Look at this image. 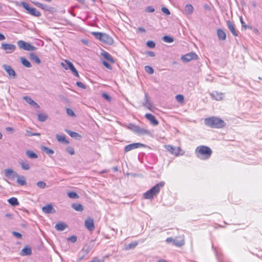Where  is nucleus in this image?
Listing matches in <instances>:
<instances>
[{
  "label": "nucleus",
  "instance_id": "17",
  "mask_svg": "<svg viewBox=\"0 0 262 262\" xmlns=\"http://www.w3.org/2000/svg\"><path fill=\"white\" fill-rule=\"evenodd\" d=\"M166 148L167 150H168L172 154H174L176 156H178L179 155V151L181 150L180 147H174L171 145H166Z\"/></svg>",
  "mask_w": 262,
  "mask_h": 262
},
{
  "label": "nucleus",
  "instance_id": "60",
  "mask_svg": "<svg viewBox=\"0 0 262 262\" xmlns=\"http://www.w3.org/2000/svg\"><path fill=\"white\" fill-rule=\"evenodd\" d=\"M90 262H101L100 260L98 259L97 257H95Z\"/></svg>",
  "mask_w": 262,
  "mask_h": 262
},
{
  "label": "nucleus",
  "instance_id": "18",
  "mask_svg": "<svg viewBox=\"0 0 262 262\" xmlns=\"http://www.w3.org/2000/svg\"><path fill=\"white\" fill-rule=\"evenodd\" d=\"M23 98L24 100L26 101L27 103L29 104L30 105L36 108H39V105L33 100H32L31 97L29 96H24Z\"/></svg>",
  "mask_w": 262,
  "mask_h": 262
},
{
  "label": "nucleus",
  "instance_id": "19",
  "mask_svg": "<svg viewBox=\"0 0 262 262\" xmlns=\"http://www.w3.org/2000/svg\"><path fill=\"white\" fill-rule=\"evenodd\" d=\"M227 25L228 29L232 33V34L235 36H237L238 34L235 29L233 24L230 20H229L227 21Z\"/></svg>",
  "mask_w": 262,
  "mask_h": 262
},
{
  "label": "nucleus",
  "instance_id": "36",
  "mask_svg": "<svg viewBox=\"0 0 262 262\" xmlns=\"http://www.w3.org/2000/svg\"><path fill=\"white\" fill-rule=\"evenodd\" d=\"M37 118L40 122H45L48 118V115L45 114H38Z\"/></svg>",
  "mask_w": 262,
  "mask_h": 262
},
{
  "label": "nucleus",
  "instance_id": "32",
  "mask_svg": "<svg viewBox=\"0 0 262 262\" xmlns=\"http://www.w3.org/2000/svg\"><path fill=\"white\" fill-rule=\"evenodd\" d=\"M30 57L31 60H33L35 63L37 64H40L41 61L40 59L38 57V56L34 53H30Z\"/></svg>",
  "mask_w": 262,
  "mask_h": 262
},
{
  "label": "nucleus",
  "instance_id": "58",
  "mask_svg": "<svg viewBox=\"0 0 262 262\" xmlns=\"http://www.w3.org/2000/svg\"><path fill=\"white\" fill-rule=\"evenodd\" d=\"M240 20H241V23L242 25V27H244L245 29H246L247 26L246 25L245 22L243 21L242 17H240Z\"/></svg>",
  "mask_w": 262,
  "mask_h": 262
},
{
  "label": "nucleus",
  "instance_id": "1",
  "mask_svg": "<svg viewBox=\"0 0 262 262\" xmlns=\"http://www.w3.org/2000/svg\"><path fill=\"white\" fill-rule=\"evenodd\" d=\"M205 124L211 128H220L226 125L225 122L220 118L211 117L205 119Z\"/></svg>",
  "mask_w": 262,
  "mask_h": 262
},
{
  "label": "nucleus",
  "instance_id": "28",
  "mask_svg": "<svg viewBox=\"0 0 262 262\" xmlns=\"http://www.w3.org/2000/svg\"><path fill=\"white\" fill-rule=\"evenodd\" d=\"M20 60L24 67L26 68H31L32 67L31 63L26 58L21 57Z\"/></svg>",
  "mask_w": 262,
  "mask_h": 262
},
{
  "label": "nucleus",
  "instance_id": "14",
  "mask_svg": "<svg viewBox=\"0 0 262 262\" xmlns=\"http://www.w3.org/2000/svg\"><path fill=\"white\" fill-rule=\"evenodd\" d=\"M85 227L90 231H93L94 228V220L91 217L88 218L84 222Z\"/></svg>",
  "mask_w": 262,
  "mask_h": 262
},
{
  "label": "nucleus",
  "instance_id": "33",
  "mask_svg": "<svg viewBox=\"0 0 262 262\" xmlns=\"http://www.w3.org/2000/svg\"><path fill=\"white\" fill-rule=\"evenodd\" d=\"M17 178V182L20 185L24 186L26 184V181L25 177L20 176L18 174V176L16 177Z\"/></svg>",
  "mask_w": 262,
  "mask_h": 262
},
{
  "label": "nucleus",
  "instance_id": "8",
  "mask_svg": "<svg viewBox=\"0 0 262 262\" xmlns=\"http://www.w3.org/2000/svg\"><path fill=\"white\" fill-rule=\"evenodd\" d=\"M2 68L7 73L11 78L15 79L16 78V73L11 66L4 64L2 66Z\"/></svg>",
  "mask_w": 262,
  "mask_h": 262
},
{
  "label": "nucleus",
  "instance_id": "57",
  "mask_svg": "<svg viewBox=\"0 0 262 262\" xmlns=\"http://www.w3.org/2000/svg\"><path fill=\"white\" fill-rule=\"evenodd\" d=\"M146 54L150 57L155 56V53L152 51H147Z\"/></svg>",
  "mask_w": 262,
  "mask_h": 262
},
{
  "label": "nucleus",
  "instance_id": "38",
  "mask_svg": "<svg viewBox=\"0 0 262 262\" xmlns=\"http://www.w3.org/2000/svg\"><path fill=\"white\" fill-rule=\"evenodd\" d=\"M20 164L23 169L29 170L30 168V165L26 161L20 162Z\"/></svg>",
  "mask_w": 262,
  "mask_h": 262
},
{
  "label": "nucleus",
  "instance_id": "29",
  "mask_svg": "<svg viewBox=\"0 0 262 262\" xmlns=\"http://www.w3.org/2000/svg\"><path fill=\"white\" fill-rule=\"evenodd\" d=\"M36 6L38 7L39 8L46 10V11H50V7L48 6L47 5L41 4L39 2H34L33 3Z\"/></svg>",
  "mask_w": 262,
  "mask_h": 262
},
{
  "label": "nucleus",
  "instance_id": "12",
  "mask_svg": "<svg viewBox=\"0 0 262 262\" xmlns=\"http://www.w3.org/2000/svg\"><path fill=\"white\" fill-rule=\"evenodd\" d=\"M4 172L5 176L11 180H14L18 176L17 172L14 171L12 169H6Z\"/></svg>",
  "mask_w": 262,
  "mask_h": 262
},
{
  "label": "nucleus",
  "instance_id": "40",
  "mask_svg": "<svg viewBox=\"0 0 262 262\" xmlns=\"http://www.w3.org/2000/svg\"><path fill=\"white\" fill-rule=\"evenodd\" d=\"M68 196L71 199H77L79 198L77 193L75 192H69L67 193Z\"/></svg>",
  "mask_w": 262,
  "mask_h": 262
},
{
  "label": "nucleus",
  "instance_id": "22",
  "mask_svg": "<svg viewBox=\"0 0 262 262\" xmlns=\"http://www.w3.org/2000/svg\"><path fill=\"white\" fill-rule=\"evenodd\" d=\"M101 55L103 56V57L106 59L108 61L111 62V63H114L115 60H114L113 58L112 57V56L107 52L105 51H103V52L101 53Z\"/></svg>",
  "mask_w": 262,
  "mask_h": 262
},
{
  "label": "nucleus",
  "instance_id": "2",
  "mask_svg": "<svg viewBox=\"0 0 262 262\" xmlns=\"http://www.w3.org/2000/svg\"><path fill=\"white\" fill-rule=\"evenodd\" d=\"M212 152V151L210 148L204 145L198 146L195 149V154L197 157L202 160L209 159Z\"/></svg>",
  "mask_w": 262,
  "mask_h": 262
},
{
  "label": "nucleus",
  "instance_id": "50",
  "mask_svg": "<svg viewBox=\"0 0 262 262\" xmlns=\"http://www.w3.org/2000/svg\"><path fill=\"white\" fill-rule=\"evenodd\" d=\"M12 234L17 238H21L22 237V235L19 232L12 231Z\"/></svg>",
  "mask_w": 262,
  "mask_h": 262
},
{
  "label": "nucleus",
  "instance_id": "6",
  "mask_svg": "<svg viewBox=\"0 0 262 262\" xmlns=\"http://www.w3.org/2000/svg\"><path fill=\"white\" fill-rule=\"evenodd\" d=\"M61 65L65 70H70L75 76L77 77H79L77 70L71 62L66 60L64 62H61Z\"/></svg>",
  "mask_w": 262,
  "mask_h": 262
},
{
  "label": "nucleus",
  "instance_id": "43",
  "mask_svg": "<svg viewBox=\"0 0 262 262\" xmlns=\"http://www.w3.org/2000/svg\"><path fill=\"white\" fill-rule=\"evenodd\" d=\"M138 245L137 242H134L133 243H130L128 245H127L125 247L126 250H129L130 249L135 248Z\"/></svg>",
  "mask_w": 262,
  "mask_h": 262
},
{
  "label": "nucleus",
  "instance_id": "41",
  "mask_svg": "<svg viewBox=\"0 0 262 262\" xmlns=\"http://www.w3.org/2000/svg\"><path fill=\"white\" fill-rule=\"evenodd\" d=\"M162 40L164 41H165L166 42H168V43L172 42L174 40L173 37L169 36H167V35L163 36L162 37Z\"/></svg>",
  "mask_w": 262,
  "mask_h": 262
},
{
  "label": "nucleus",
  "instance_id": "23",
  "mask_svg": "<svg viewBox=\"0 0 262 262\" xmlns=\"http://www.w3.org/2000/svg\"><path fill=\"white\" fill-rule=\"evenodd\" d=\"M217 35L220 40H225L226 38V34L225 32L221 29H217Z\"/></svg>",
  "mask_w": 262,
  "mask_h": 262
},
{
  "label": "nucleus",
  "instance_id": "3",
  "mask_svg": "<svg viewBox=\"0 0 262 262\" xmlns=\"http://www.w3.org/2000/svg\"><path fill=\"white\" fill-rule=\"evenodd\" d=\"M164 182H160L152 187L150 189L144 193V197L146 199H151L156 196L160 191V188L164 185Z\"/></svg>",
  "mask_w": 262,
  "mask_h": 262
},
{
  "label": "nucleus",
  "instance_id": "49",
  "mask_svg": "<svg viewBox=\"0 0 262 262\" xmlns=\"http://www.w3.org/2000/svg\"><path fill=\"white\" fill-rule=\"evenodd\" d=\"M68 240L71 242L73 243H74L77 241V237L75 235H72L68 238Z\"/></svg>",
  "mask_w": 262,
  "mask_h": 262
},
{
  "label": "nucleus",
  "instance_id": "20",
  "mask_svg": "<svg viewBox=\"0 0 262 262\" xmlns=\"http://www.w3.org/2000/svg\"><path fill=\"white\" fill-rule=\"evenodd\" d=\"M32 254V250L30 247L26 246L20 252V254L22 256L30 255Z\"/></svg>",
  "mask_w": 262,
  "mask_h": 262
},
{
  "label": "nucleus",
  "instance_id": "52",
  "mask_svg": "<svg viewBox=\"0 0 262 262\" xmlns=\"http://www.w3.org/2000/svg\"><path fill=\"white\" fill-rule=\"evenodd\" d=\"M145 11L148 13H152L155 11V9L151 6H148L146 7Z\"/></svg>",
  "mask_w": 262,
  "mask_h": 262
},
{
  "label": "nucleus",
  "instance_id": "24",
  "mask_svg": "<svg viewBox=\"0 0 262 262\" xmlns=\"http://www.w3.org/2000/svg\"><path fill=\"white\" fill-rule=\"evenodd\" d=\"M67 227V225L63 223H58L56 224L55 228L59 231H63Z\"/></svg>",
  "mask_w": 262,
  "mask_h": 262
},
{
  "label": "nucleus",
  "instance_id": "11",
  "mask_svg": "<svg viewBox=\"0 0 262 262\" xmlns=\"http://www.w3.org/2000/svg\"><path fill=\"white\" fill-rule=\"evenodd\" d=\"M197 55L194 52H190L186 55H183L181 59L185 62H189L192 60L197 58Z\"/></svg>",
  "mask_w": 262,
  "mask_h": 262
},
{
  "label": "nucleus",
  "instance_id": "53",
  "mask_svg": "<svg viewBox=\"0 0 262 262\" xmlns=\"http://www.w3.org/2000/svg\"><path fill=\"white\" fill-rule=\"evenodd\" d=\"M102 63L105 68H106L107 69H108L109 70H112V68L111 66L107 62L103 60L102 61Z\"/></svg>",
  "mask_w": 262,
  "mask_h": 262
},
{
  "label": "nucleus",
  "instance_id": "15",
  "mask_svg": "<svg viewBox=\"0 0 262 262\" xmlns=\"http://www.w3.org/2000/svg\"><path fill=\"white\" fill-rule=\"evenodd\" d=\"M145 117L150 122L151 124L155 126L159 124V121L153 115L151 114H146Z\"/></svg>",
  "mask_w": 262,
  "mask_h": 262
},
{
  "label": "nucleus",
  "instance_id": "16",
  "mask_svg": "<svg viewBox=\"0 0 262 262\" xmlns=\"http://www.w3.org/2000/svg\"><path fill=\"white\" fill-rule=\"evenodd\" d=\"M42 211L46 214L54 213L55 212V210L51 204H48L42 207Z\"/></svg>",
  "mask_w": 262,
  "mask_h": 262
},
{
  "label": "nucleus",
  "instance_id": "35",
  "mask_svg": "<svg viewBox=\"0 0 262 262\" xmlns=\"http://www.w3.org/2000/svg\"><path fill=\"white\" fill-rule=\"evenodd\" d=\"M26 154L30 159H37L38 158L37 155L32 150H27Z\"/></svg>",
  "mask_w": 262,
  "mask_h": 262
},
{
  "label": "nucleus",
  "instance_id": "39",
  "mask_svg": "<svg viewBox=\"0 0 262 262\" xmlns=\"http://www.w3.org/2000/svg\"><path fill=\"white\" fill-rule=\"evenodd\" d=\"M138 126V125H136L134 124L129 123L127 126V128L136 134Z\"/></svg>",
  "mask_w": 262,
  "mask_h": 262
},
{
  "label": "nucleus",
  "instance_id": "54",
  "mask_svg": "<svg viewBox=\"0 0 262 262\" xmlns=\"http://www.w3.org/2000/svg\"><path fill=\"white\" fill-rule=\"evenodd\" d=\"M27 134L29 136H39L40 134L37 133H32L30 131L27 130H26Z\"/></svg>",
  "mask_w": 262,
  "mask_h": 262
},
{
  "label": "nucleus",
  "instance_id": "30",
  "mask_svg": "<svg viewBox=\"0 0 262 262\" xmlns=\"http://www.w3.org/2000/svg\"><path fill=\"white\" fill-rule=\"evenodd\" d=\"M72 208L77 211L81 212L83 211V206L80 204L73 203L72 204Z\"/></svg>",
  "mask_w": 262,
  "mask_h": 262
},
{
  "label": "nucleus",
  "instance_id": "26",
  "mask_svg": "<svg viewBox=\"0 0 262 262\" xmlns=\"http://www.w3.org/2000/svg\"><path fill=\"white\" fill-rule=\"evenodd\" d=\"M180 238H181L180 240H178L176 238L174 239L173 242V245L177 247H181L183 246L185 243L184 237L181 236Z\"/></svg>",
  "mask_w": 262,
  "mask_h": 262
},
{
  "label": "nucleus",
  "instance_id": "4",
  "mask_svg": "<svg viewBox=\"0 0 262 262\" xmlns=\"http://www.w3.org/2000/svg\"><path fill=\"white\" fill-rule=\"evenodd\" d=\"M93 34L94 35L96 38L100 40L106 44L111 45H112L114 42L113 38L107 34L102 33L101 32H93Z\"/></svg>",
  "mask_w": 262,
  "mask_h": 262
},
{
  "label": "nucleus",
  "instance_id": "5",
  "mask_svg": "<svg viewBox=\"0 0 262 262\" xmlns=\"http://www.w3.org/2000/svg\"><path fill=\"white\" fill-rule=\"evenodd\" d=\"M21 5L31 15L35 17H40L41 16V13L39 11L34 8L30 7L27 3L23 2L21 3Z\"/></svg>",
  "mask_w": 262,
  "mask_h": 262
},
{
  "label": "nucleus",
  "instance_id": "10",
  "mask_svg": "<svg viewBox=\"0 0 262 262\" xmlns=\"http://www.w3.org/2000/svg\"><path fill=\"white\" fill-rule=\"evenodd\" d=\"M145 145L142 143H134L129 145H126L124 148V152H127L134 149H136L138 148L145 147Z\"/></svg>",
  "mask_w": 262,
  "mask_h": 262
},
{
  "label": "nucleus",
  "instance_id": "7",
  "mask_svg": "<svg viewBox=\"0 0 262 262\" xmlns=\"http://www.w3.org/2000/svg\"><path fill=\"white\" fill-rule=\"evenodd\" d=\"M18 47L21 49L26 51H33L36 49V48L31 45L30 43L26 42L23 40H18L17 42Z\"/></svg>",
  "mask_w": 262,
  "mask_h": 262
},
{
  "label": "nucleus",
  "instance_id": "25",
  "mask_svg": "<svg viewBox=\"0 0 262 262\" xmlns=\"http://www.w3.org/2000/svg\"><path fill=\"white\" fill-rule=\"evenodd\" d=\"M193 7L190 4H187L184 8L185 13L188 15L192 14L193 12Z\"/></svg>",
  "mask_w": 262,
  "mask_h": 262
},
{
  "label": "nucleus",
  "instance_id": "64",
  "mask_svg": "<svg viewBox=\"0 0 262 262\" xmlns=\"http://www.w3.org/2000/svg\"><path fill=\"white\" fill-rule=\"evenodd\" d=\"M5 216L8 218H12V215L11 213H7L5 214Z\"/></svg>",
  "mask_w": 262,
  "mask_h": 262
},
{
  "label": "nucleus",
  "instance_id": "31",
  "mask_svg": "<svg viewBox=\"0 0 262 262\" xmlns=\"http://www.w3.org/2000/svg\"><path fill=\"white\" fill-rule=\"evenodd\" d=\"M56 138L58 142L64 143L66 144H68L69 143V141H68L65 137V136H61L59 135H56Z\"/></svg>",
  "mask_w": 262,
  "mask_h": 262
},
{
  "label": "nucleus",
  "instance_id": "21",
  "mask_svg": "<svg viewBox=\"0 0 262 262\" xmlns=\"http://www.w3.org/2000/svg\"><path fill=\"white\" fill-rule=\"evenodd\" d=\"M211 97L216 100H221L223 99V94L216 91L213 92L210 94Z\"/></svg>",
  "mask_w": 262,
  "mask_h": 262
},
{
  "label": "nucleus",
  "instance_id": "9",
  "mask_svg": "<svg viewBox=\"0 0 262 262\" xmlns=\"http://www.w3.org/2000/svg\"><path fill=\"white\" fill-rule=\"evenodd\" d=\"M1 48L2 50H5L6 53L10 54L16 49V46L11 43H2Z\"/></svg>",
  "mask_w": 262,
  "mask_h": 262
},
{
  "label": "nucleus",
  "instance_id": "44",
  "mask_svg": "<svg viewBox=\"0 0 262 262\" xmlns=\"http://www.w3.org/2000/svg\"><path fill=\"white\" fill-rule=\"evenodd\" d=\"M145 71L149 74H152L154 73L153 68L149 66H146L144 68Z\"/></svg>",
  "mask_w": 262,
  "mask_h": 262
},
{
  "label": "nucleus",
  "instance_id": "51",
  "mask_svg": "<svg viewBox=\"0 0 262 262\" xmlns=\"http://www.w3.org/2000/svg\"><path fill=\"white\" fill-rule=\"evenodd\" d=\"M102 96L107 101H111V97L106 93H103Z\"/></svg>",
  "mask_w": 262,
  "mask_h": 262
},
{
  "label": "nucleus",
  "instance_id": "42",
  "mask_svg": "<svg viewBox=\"0 0 262 262\" xmlns=\"http://www.w3.org/2000/svg\"><path fill=\"white\" fill-rule=\"evenodd\" d=\"M41 149L43 151H44L47 154H48V155H52L54 153V151L53 150H52L48 147H45V146H42L41 147Z\"/></svg>",
  "mask_w": 262,
  "mask_h": 262
},
{
  "label": "nucleus",
  "instance_id": "27",
  "mask_svg": "<svg viewBox=\"0 0 262 262\" xmlns=\"http://www.w3.org/2000/svg\"><path fill=\"white\" fill-rule=\"evenodd\" d=\"M136 134L139 135H148L149 134V132L138 126Z\"/></svg>",
  "mask_w": 262,
  "mask_h": 262
},
{
  "label": "nucleus",
  "instance_id": "63",
  "mask_svg": "<svg viewBox=\"0 0 262 262\" xmlns=\"http://www.w3.org/2000/svg\"><path fill=\"white\" fill-rule=\"evenodd\" d=\"M138 30L139 31L142 32H145V29L143 28H142V27H139L138 28Z\"/></svg>",
  "mask_w": 262,
  "mask_h": 262
},
{
  "label": "nucleus",
  "instance_id": "37",
  "mask_svg": "<svg viewBox=\"0 0 262 262\" xmlns=\"http://www.w3.org/2000/svg\"><path fill=\"white\" fill-rule=\"evenodd\" d=\"M66 132L72 138H74L76 139V138H77V137H79V138L81 137V136L79 134H78L76 132H72L68 129H66Z\"/></svg>",
  "mask_w": 262,
  "mask_h": 262
},
{
  "label": "nucleus",
  "instance_id": "45",
  "mask_svg": "<svg viewBox=\"0 0 262 262\" xmlns=\"http://www.w3.org/2000/svg\"><path fill=\"white\" fill-rule=\"evenodd\" d=\"M36 185L38 187L41 189H44L47 186L46 183L43 181H39L37 183Z\"/></svg>",
  "mask_w": 262,
  "mask_h": 262
},
{
  "label": "nucleus",
  "instance_id": "48",
  "mask_svg": "<svg viewBox=\"0 0 262 262\" xmlns=\"http://www.w3.org/2000/svg\"><path fill=\"white\" fill-rule=\"evenodd\" d=\"M176 99L179 102H182L184 100V97L182 95H177L176 96Z\"/></svg>",
  "mask_w": 262,
  "mask_h": 262
},
{
  "label": "nucleus",
  "instance_id": "46",
  "mask_svg": "<svg viewBox=\"0 0 262 262\" xmlns=\"http://www.w3.org/2000/svg\"><path fill=\"white\" fill-rule=\"evenodd\" d=\"M146 45L150 48H154L155 47L156 44L153 41L149 40L146 42Z\"/></svg>",
  "mask_w": 262,
  "mask_h": 262
},
{
  "label": "nucleus",
  "instance_id": "34",
  "mask_svg": "<svg viewBox=\"0 0 262 262\" xmlns=\"http://www.w3.org/2000/svg\"><path fill=\"white\" fill-rule=\"evenodd\" d=\"M8 202L11 205L13 206H16L19 205V202L17 199L14 197H12L8 199Z\"/></svg>",
  "mask_w": 262,
  "mask_h": 262
},
{
  "label": "nucleus",
  "instance_id": "56",
  "mask_svg": "<svg viewBox=\"0 0 262 262\" xmlns=\"http://www.w3.org/2000/svg\"><path fill=\"white\" fill-rule=\"evenodd\" d=\"M76 85L79 88L85 89V85L81 82H77Z\"/></svg>",
  "mask_w": 262,
  "mask_h": 262
},
{
  "label": "nucleus",
  "instance_id": "47",
  "mask_svg": "<svg viewBox=\"0 0 262 262\" xmlns=\"http://www.w3.org/2000/svg\"><path fill=\"white\" fill-rule=\"evenodd\" d=\"M67 113L70 116H75V114L73 111L70 108H67Z\"/></svg>",
  "mask_w": 262,
  "mask_h": 262
},
{
  "label": "nucleus",
  "instance_id": "59",
  "mask_svg": "<svg viewBox=\"0 0 262 262\" xmlns=\"http://www.w3.org/2000/svg\"><path fill=\"white\" fill-rule=\"evenodd\" d=\"M174 239L172 237H168L167 238L166 241L167 243L173 242Z\"/></svg>",
  "mask_w": 262,
  "mask_h": 262
},
{
  "label": "nucleus",
  "instance_id": "55",
  "mask_svg": "<svg viewBox=\"0 0 262 262\" xmlns=\"http://www.w3.org/2000/svg\"><path fill=\"white\" fill-rule=\"evenodd\" d=\"M161 10L163 13L166 14V15H169L170 14L169 10L166 7H162L161 8Z\"/></svg>",
  "mask_w": 262,
  "mask_h": 262
},
{
  "label": "nucleus",
  "instance_id": "13",
  "mask_svg": "<svg viewBox=\"0 0 262 262\" xmlns=\"http://www.w3.org/2000/svg\"><path fill=\"white\" fill-rule=\"evenodd\" d=\"M143 105L147 109L152 111L153 105L151 102L150 101V99L148 96L147 93L145 94L144 100V102H143Z\"/></svg>",
  "mask_w": 262,
  "mask_h": 262
},
{
  "label": "nucleus",
  "instance_id": "62",
  "mask_svg": "<svg viewBox=\"0 0 262 262\" xmlns=\"http://www.w3.org/2000/svg\"><path fill=\"white\" fill-rule=\"evenodd\" d=\"M6 130L7 132H12L13 130V128L11 127H6Z\"/></svg>",
  "mask_w": 262,
  "mask_h": 262
},
{
  "label": "nucleus",
  "instance_id": "61",
  "mask_svg": "<svg viewBox=\"0 0 262 262\" xmlns=\"http://www.w3.org/2000/svg\"><path fill=\"white\" fill-rule=\"evenodd\" d=\"M5 36L2 33H0V41L4 40L5 39Z\"/></svg>",
  "mask_w": 262,
  "mask_h": 262
}]
</instances>
